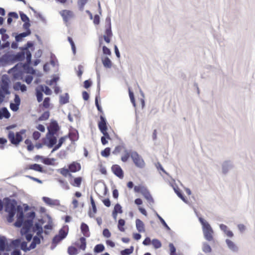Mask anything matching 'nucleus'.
Returning a JSON list of instances; mask_svg holds the SVG:
<instances>
[{"label": "nucleus", "instance_id": "nucleus-49", "mask_svg": "<svg viewBox=\"0 0 255 255\" xmlns=\"http://www.w3.org/2000/svg\"><path fill=\"white\" fill-rule=\"evenodd\" d=\"M151 243L155 249H158L161 247V244L160 242L157 239H153Z\"/></svg>", "mask_w": 255, "mask_h": 255}, {"label": "nucleus", "instance_id": "nucleus-23", "mask_svg": "<svg viewBox=\"0 0 255 255\" xmlns=\"http://www.w3.org/2000/svg\"><path fill=\"white\" fill-rule=\"evenodd\" d=\"M136 227L139 232H144L145 231L144 225L143 222L139 219L135 221Z\"/></svg>", "mask_w": 255, "mask_h": 255}, {"label": "nucleus", "instance_id": "nucleus-8", "mask_svg": "<svg viewBox=\"0 0 255 255\" xmlns=\"http://www.w3.org/2000/svg\"><path fill=\"white\" fill-rule=\"evenodd\" d=\"M60 128L56 121L51 122L49 128H48V131L47 133V136L49 135H54L59 130Z\"/></svg>", "mask_w": 255, "mask_h": 255}, {"label": "nucleus", "instance_id": "nucleus-21", "mask_svg": "<svg viewBox=\"0 0 255 255\" xmlns=\"http://www.w3.org/2000/svg\"><path fill=\"white\" fill-rule=\"evenodd\" d=\"M90 202L92 205L93 212L90 211L88 213V215L90 218H94L95 214L97 212V208L94 200L92 196L90 197Z\"/></svg>", "mask_w": 255, "mask_h": 255}, {"label": "nucleus", "instance_id": "nucleus-52", "mask_svg": "<svg viewBox=\"0 0 255 255\" xmlns=\"http://www.w3.org/2000/svg\"><path fill=\"white\" fill-rule=\"evenodd\" d=\"M20 16L21 18V19L22 21L24 22H26L27 21H29V19L28 17L24 13L20 12Z\"/></svg>", "mask_w": 255, "mask_h": 255}, {"label": "nucleus", "instance_id": "nucleus-35", "mask_svg": "<svg viewBox=\"0 0 255 255\" xmlns=\"http://www.w3.org/2000/svg\"><path fill=\"white\" fill-rule=\"evenodd\" d=\"M202 251L205 253H210L212 252L211 247L207 243H203Z\"/></svg>", "mask_w": 255, "mask_h": 255}, {"label": "nucleus", "instance_id": "nucleus-25", "mask_svg": "<svg viewBox=\"0 0 255 255\" xmlns=\"http://www.w3.org/2000/svg\"><path fill=\"white\" fill-rule=\"evenodd\" d=\"M69 169L71 172H75L81 169V166L78 163L73 162L69 165Z\"/></svg>", "mask_w": 255, "mask_h": 255}, {"label": "nucleus", "instance_id": "nucleus-55", "mask_svg": "<svg viewBox=\"0 0 255 255\" xmlns=\"http://www.w3.org/2000/svg\"><path fill=\"white\" fill-rule=\"evenodd\" d=\"M103 52L104 54L107 55H111V52L109 48H108L106 46H104L103 47Z\"/></svg>", "mask_w": 255, "mask_h": 255}, {"label": "nucleus", "instance_id": "nucleus-27", "mask_svg": "<svg viewBox=\"0 0 255 255\" xmlns=\"http://www.w3.org/2000/svg\"><path fill=\"white\" fill-rule=\"evenodd\" d=\"M26 55V64H22V67L25 68L26 66L31 63L32 55L29 50L25 51V55Z\"/></svg>", "mask_w": 255, "mask_h": 255}, {"label": "nucleus", "instance_id": "nucleus-62", "mask_svg": "<svg viewBox=\"0 0 255 255\" xmlns=\"http://www.w3.org/2000/svg\"><path fill=\"white\" fill-rule=\"evenodd\" d=\"M63 239L60 237V236L56 235L53 239L52 242L54 244H57Z\"/></svg>", "mask_w": 255, "mask_h": 255}, {"label": "nucleus", "instance_id": "nucleus-7", "mask_svg": "<svg viewBox=\"0 0 255 255\" xmlns=\"http://www.w3.org/2000/svg\"><path fill=\"white\" fill-rule=\"evenodd\" d=\"M11 249V245L9 244L5 237L0 236V252L4 251H9Z\"/></svg>", "mask_w": 255, "mask_h": 255}, {"label": "nucleus", "instance_id": "nucleus-26", "mask_svg": "<svg viewBox=\"0 0 255 255\" xmlns=\"http://www.w3.org/2000/svg\"><path fill=\"white\" fill-rule=\"evenodd\" d=\"M16 212H17V219L24 221V216L23 212V209L21 206H17V210Z\"/></svg>", "mask_w": 255, "mask_h": 255}, {"label": "nucleus", "instance_id": "nucleus-48", "mask_svg": "<svg viewBox=\"0 0 255 255\" xmlns=\"http://www.w3.org/2000/svg\"><path fill=\"white\" fill-rule=\"evenodd\" d=\"M80 242L81 243V245L80 246V248L83 250H85L86 247V239L84 237H81L80 239Z\"/></svg>", "mask_w": 255, "mask_h": 255}, {"label": "nucleus", "instance_id": "nucleus-63", "mask_svg": "<svg viewBox=\"0 0 255 255\" xmlns=\"http://www.w3.org/2000/svg\"><path fill=\"white\" fill-rule=\"evenodd\" d=\"M50 98L48 97L45 98L43 102V106L45 108H48L49 106Z\"/></svg>", "mask_w": 255, "mask_h": 255}, {"label": "nucleus", "instance_id": "nucleus-37", "mask_svg": "<svg viewBox=\"0 0 255 255\" xmlns=\"http://www.w3.org/2000/svg\"><path fill=\"white\" fill-rule=\"evenodd\" d=\"M174 191H175V192L176 193V194L177 195V196L183 201L185 203H188V201L186 199V198L184 197V196H183L182 192L179 190V189H175L174 188Z\"/></svg>", "mask_w": 255, "mask_h": 255}, {"label": "nucleus", "instance_id": "nucleus-12", "mask_svg": "<svg viewBox=\"0 0 255 255\" xmlns=\"http://www.w3.org/2000/svg\"><path fill=\"white\" fill-rule=\"evenodd\" d=\"M33 226V221L31 219H26L23 221V224L21 232H28Z\"/></svg>", "mask_w": 255, "mask_h": 255}, {"label": "nucleus", "instance_id": "nucleus-39", "mask_svg": "<svg viewBox=\"0 0 255 255\" xmlns=\"http://www.w3.org/2000/svg\"><path fill=\"white\" fill-rule=\"evenodd\" d=\"M133 247L131 246L129 249H126L121 252V255H129L133 253Z\"/></svg>", "mask_w": 255, "mask_h": 255}, {"label": "nucleus", "instance_id": "nucleus-28", "mask_svg": "<svg viewBox=\"0 0 255 255\" xmlns=\"http://www.w3.org/2000/svg\"><path fill=\"white\" fill-rule=\"evenodd\" d=\"M102 63L106 68H111L112 66V62L109 58L105 57L102 59Z\"/></svg>", "mask_w": 255, "mask_h": 255}, {"label": "nucleus", "instance_id": "nucleus-41", "mask_svg": "<svg viewBox=\"0 0 255 255\" xmlns=\"http://www.w3.org/2000/svg\"><path fill=\"white\" fill-rule=\"evenodd\" d=\"M68 253L70 255H76L78 253V250L75 247L70 246L68 249Z\"/></svg>", "mask_w": 255, "mask_h": 255}, {"label": "nucleus", "instance_id": "nucleus-50", "mask_svg": "<svg viewBox=\"0 0 255 255\" xmlns=\"http://www.w3.org/2000/svg\"><path fill=\"white\" fill-rule=\"evenodd\" d=\"M68 40L71 45L72 51H73L74 54H75L76 53V46H75V43L71 37H68Z\"/></svg>", "mask_w": 255, "mask_h": 255}, {"label": "nucleus", "instance_id": "nucleus-4", "mask_svg": "<svg viewBox=\"0 0 255 255\" xmlns=\"http://www.w3.org/2000/svg\"><path fill=\"white\" fill-rule=\"evenodd\" d=\"M131 158L136 166L140 168L144 167L145 165L144 160L136 151L131 152Z\"/></svg>", "mask_w": 255, "mask_h": 255}, {"label": "nucleus", "instance_id": "nucleus-60", "mask_svg": "<svg viewBox=\"0 0 255 255\" xmlns=\"http://www.w3.org/2000/svg\"><path fill=\"white\" fill-rule=\"evenodd\" d=\"M82 181V178L81 177H77L74 179V186H76L79 187L81 184Z\"/></svg>", "mask_w": 255, "mask_h": 255}, {"label": "nucleus", "instance_id": "nucleus-34", "mask_svg": "<svg viewBox=\"0 0 255 255\" xmlns=\"http://www.w3.org/2000/svg\"><path fill=\"white\" fill-rule=\"evenodd\" d=\"M105 250V247L103 244L97 245L94 249V252L96 253H99L103 252Z\"/></svg>", "mask_w": 255, "mask_h": 255}, {"label": "nucleus", "instance_id": "nucleus-59", "mask_svg": "<svg viewBox=\"0 0 255 255\" xmlns=\"http://www.w3.org/2000/svg\"><path fill=\"white\" fill-rule=\"evenodd\" d=\"M103 235L105 237L107 238H110L111 236V234L108 229H105L103 230Z\"/></svg>", "mask_w": 255, "mask_h": 255}, {"label": "nucleus", "instance_id": "nucleus-29", "mask_svg": "<svg viewBox=\"0 0 255 255\" xmlns=\"http://www.w3.org/2000/svg\"><path fill=\"white\" fill-rule=\"evenodd\" d=\"M38 87L47 95H50L52 93L51 89L47 86L40 85Z\"/></svg>", "mask_w": 255, "mask_h": 255}, {"label": "nucleus", "instance_id": "nucleus-20", "mask_svg": "<svg viewBox=\"0 0 255 255\" xmlns=\"http://www.w3.org/2000/svg\"><path fill=\"white\" fill-rule=\"evenodd\" d=\"M10 116V114L6 108H0V120H1L4 118L5 119H8Z\"/></svg>", "mask_w": 255, "mask_h": 255}, {"label": "nucleus", "instance_id": "nucleus-6", "mask_svg": "<svg viewBox=\"0 0 255 255\" xmlns=\"http://www.w3.org/2000/svg\"><path fill=\"white\" fill-rule=\"evenodd\" d=\"M4 57H6L7 60L12 61H21L25 58V51L21 50V52L17 53L16 54L5 55Z\"/></svg>", "mask_w": 255, "mask_h": 255}, {"label": "nucleus", "instance_id": "nucleus-5", "mask_svg": "<svg viewBox=\"0 0 255 255\" xmlns=\"http://www.w3.org/2000/svg\"><path fill=\"white\" fill-rule=\"evenodd\" d=\"M8 137L11 143L15 145H18L22 140L21 133L19 132H17L15 134L13 131H10L8 133Z\"/></svg>", "mask_w": 255, "mask_h": 255}, {"label": "nucleus", "instance_id": "nucleus-45", "mask_svg": "<svg viewBox=\"0 0 255 255\" xmlns=\"http://www.w3.org/2000/svg\"><path fill=\"white\" fill-rule=\"evenodd\" d=\"M88 0H78V4L80 10L83 11L84 5L87 3Z\"/></svg>", "mask_w": 255, "mask_h": 255}, {"label": "nucleus", "instance_id": "nucleus-42", "mask_svg": "<svg viewBox=\"0 0 255 255\" xmlns=\"http://www.w3.org/2000/svg\"><path fill=\"white\" fill-rule=\"evenodd\" d=\"M155 215L157 217V218L159 219V220H160V221L161 222V224L164 226V227L167 230H170V228L167 225V224L166 223V222H165L164 219L160 216H159L157 214V212H155Z\"/></svg>", "mask_w": 255, "mask_h": 255}, {"label": "nucleus", "instance_id": "nucleus-24", "mask_svg": "<svg viewBox=\"0 0 255 255\" xmlns=\"http://www.w3.org/2000/svg\"><path fill=\"white\" fill-rule=\"evenodd\" d=\"M33 230L34 231L36 232V235L38 236H40L41 238L43 239V237L42 236V233H43V229L39 223H36L34 224Z\"/></svg>", "mask_w": 255, "mask_h": 255}, {"label": "nucleus", "instance_id": "nucleus-14", "mask_svg": "<svg viewBox=\"0 0 255 255\" xmlns=\"http://www.w3.org/2000/svg\"><path fill=\"white\" fill-rule=\"evenodd\" d=\"M222 172L224 174H226L230 170L233 168L232 162L230 160H226L223 162L222 165Z\"/></svg>", "mask_w": 255, "mask_h": 255}, {"label": "nucleus", "instance_id": "nucleus-22", "mask_svg": "<svg viewBox=\"0 0 255 255\" xmlns=\"http://www.w3.org/2000/svg\"><path fill=\"white\" fill-rule=\"evenodd\" d=\"M13 87L14 90H20L22 92H24L27 90L26 86L24 84H22L19 82H16L13 85Z\"/></svg>", "mask_w": 255, "mask_h": 255}, {"label": "nucleus", "instance_id": "nucleus-54", "mask_svg": "<svg viewBox=\"0 0 255 255\" xmlns=\"http://www.w3.org/2000/svg\"><path fill=\"white\" fill-rule=\"evenodd\" d=\"M170 251V255H176L175 254L176 249L173 244L170 243L169 245Z\"/></svg>", "mask_w": 255, "mask_h": 255}, {"label": "nucleus", "instance_id": "nucleus-44", "mask_svg": "<svg viewBox=\"0 0 255 255\" xmlns=\"http://www.w3.org/2000/svg\"><path fill=\"white\" fill-rule=\"evenodd\" d=\"M49 115H50L49 112H45L38 118V121H42L46 120L49 118Z\"/></svg>", "mask_w": 255, "mask_h": 255}, {"label": "nucleus", "instance_id": "nucleus-2", "mask_svg": "<svg viewBox=\"0 0 255 255\" xmlns=\"http://www.w3.org/2000/svg\"><path fill=\"white\" fill-rule=\"evenodd\" d=\"M199 220L202 226L204 238L209 242L213 241L214 231L210 225L203 218L200 217Z\"/></svg>", "mask_w": 255, "mask_h": 255}, {"label": "nucleus", "instance_id": "nucleus-1", "mask_svg": "<svg viewBox=\"0 0 255 255\" xmlns=\"http://www.w3.org/2000/svg\"><path fill=\"white\" fill-rule=\"evenodd\" d=\"M4 200L5 201V211L8 213L7 220L8 222L11 223L17 210V202L14 199L11 200L8 198H5Z\"/></svg>", "mask_w": 255, "mask_h": 255}, {"label": "nucleus", "instance_id": "nucleus-16", "mask_svg": "<svg viewBox=\"0 0 255 255\" xmlns=\"http://www.w3.org/2000/svg\"><path fill=\"white\" fill-rule=\"evenodd\" d=\"M46 138L48 140V143H46V141L44 142V144H46L49 148L52 147L57 142V138L54 135H49L47 136L46 134Z\"/></svg>", "mask_w": 255, "mask_h": 255}, {"label": "nucleus", "instance_id": "nucleus-57", "mask_svg": "<svg viewBox=\"0 0 255 255\" xmlns=\"http://www.w3.org/2000/svg\"><path fill=\"white\" fill-rule=\"evenodd\" d=\"M67 232L63 229H61L60 231H59V234H58V236H60V237L62 239H64L67 236Z\"/></svg>", "mask_w": 255, "mask_h": 255}, {"label": "nucleus", "instance_id": "nucleus-46", "mask_svg": "<svg viewBox=\"0 0 255 255\" xmlns=\"http://www.w3.org/2000/svg\"><path fill=\"white\" fill-rule=\"evenodd\" d=\"M43 200L44 201V202L45 203H46L48 205H55V201L48 197H43Z\"/></svg>", "mask_w": 255, "mask_h": 255}, {"label": "nucleus", "instance_id": "nucleus-17", "mask_svg": "<svg viewBox=\"0 0 255 255\" xmlns=\"http://www.w3.org/2000/svg\"><path fill=\"white\" fill-rule=\"evenodd\" d=\"M98 127L101 132L108 129L106 120L102 116H100V122L98 123Z\"/></svg>", "mask_w": 255, "mask_h": 255}, {"label": "nucleus", "instance_id": "nucleus-56", "mask_svg": "<svg viewBox=\"0 0 255 255\" xmlns=\"http://www.w3.org/2000/svg\"><path fill=\"white\" fill-rule=\"evenodd\" d=\"M20 248L22 250L25 252L29 251V248L27 247V243L25 242H23L21 243Z\"/></svg>", "mask_w": 255, "mask_h": 255}, {"label": "nucleus", "instance_id": "nucleus-10", "mask_svg": "<svg viewBox=\"0 0 255 255\" xmlns=\"http://www.w3.org/2000/svg\"><path fill=\"white\" fill-rule=\"evenodd\" d=\"M14 102L10 103V108L12 111L16 112L18 110L20 104V99L17 94H15Z\"/></svg>", "mask_w": 255, "mask_h": 255}, {"label": "nucleus", "instance_id": "nucleus-51", "mask_svg": "<svg viewBox=\"0 0 255 255\" xmlns=\"http://www.w3.org/2000/svg\"><path fill=\"white\" fill-rule=\"evenodd\" d=\"M33 46V43L31 42L28 41L24 47H20L21 50H23L24 51L29 50L28 49Z\"/></svg>", "mask_w": 255, "mask_h": 255}, {"label": "nucleus", "instance_id": "nucleus-9", "mask_svg": "<svg viewBox=\"0 0 255 255\" xmlns=\"http://www.w3.org/2000/svg\"><path fill=\"white\" fill-rule=\"evenodd\" d=\"M226 244L228 249L234 253H237L239 251L238 246L232 241L229 239H227L225 241Z\"/></svg>", "mask_w": 255, "mask_h": 255}, {"label": "nucleus", "instance_id": "nucleus-19", "mask_svg": "<svg viewBox=\"0 0 255 255\" xmlns=\"http://www.w3.org/2000/svg\"><path fill=\"white\" fill-rule=\"evenodd\" d=\"M31 34L30 29H28L25 32H23L19 34H16L15 36V39L16 42H20L22 41V39L27 36Z\"/></svg>", "mask_w": 255, "mask_h": 255}, {"label": "nucleus", "instance_id": "nucleus-43", "mask_svg": "<svg viewBox=\"0 0 255 255\" xmlns=\"http://www.w3.org/2000/svg\"><path fill=\"white\" fill-rule=\"evenodd\" d=\"M125 225V221L123 219H120L118 221V229L121 232L125 231V229L123 227Z\"/></svg>", "mask_w": 255, "mask_h": 255}, {"label": "nucleus", "instance_id": "nucleus-47", "mask_svg": "<svg viewBox=\"0 0 255 255\" xmlns=\"http://www.w3.org/2000/svg\"><path fill=\"white\" fill-rule=\"evenodd\" d=\"M111 149L110 147H107L104 150L102 151L101 155L105 157H108L110 154Z\"/></svg>", "mask_w": 255, "mask_h": 255}, {"label": "nucleus", "instance_id": "nucleus-36", "mask_svg": "<svg viewBox=\"0 0 255 255\" xmlns=\"http://www.w3.org/2000/svg\"><path fill=\"white\" fill-rule=\"evenodd\" d=\"M55 161V159L54 158H44L42 162L46 165H53L54 162Z\"/></svg>", "mask_w": 255, "mask_h": 255}, {"label": "nucleus", "instance_id": "nucleus-11", "mask_svg": "<svg viewBox=\"0 0 255 255\" xmlns=\"http://www.w3.org/2000/svg\"><path fill=\"white\" fill-rule=\"evenodd\" d=\"M19 66L21 68L22 67V64L19 63L15 65L10 71H13L14 72L13 74V77L14 79H19L21 76V70H18Z\"/></svg>", "mask_w": 255, "mask_h": 255}, {"label": "nucleus", "instance_id": "nucleus-32", "mask_svg": "<svg viewBox=\"0 0 255 255\" xmlns=\"http://www.w3.org/2000/svg\"><path fill=\"white\" fill-rule=\"evenodd\" d=\"M29 169H33L34 170L39 171L40 172H43V168L41 166V165L36 163L30 165L29 166Z\"/></svg>", "mask_w": 255, "mask_h": 255}, {"label": "nucleus", "instance_id": "nucleus-40", "mask_svg": "<svg viewBox=\"0 0 255 255\" xmlns=\"http://www.w3.org/2000/svg\"><path fill=\"white\" fill-rule=\"evenodd\" d=\"M69 170H70L67 168H63L58 169V172H60L62 175H63L65 177H67L68 175H69L70 176H71L72 175L71 174H69Z\"/></svg>", "mask_w": 255, "mask_h": 255}, {"label": "nucleus", "instance_id": "nucleus-3", "mask_svg": "<svg viewBox=\"0 0 255 255\" xmlns=\"http://www.w3.org/2000/svg\"><path fill=\"white\" fill-rule=\"evenodd\" d=\"M9 94L8 82L7 80L2 79L1 84L0 85V103L3 101L5 95Z\"/></svg>", "mask_w": 255, "mask_h": 255}, {"label": "nucleus", "instance_id": "nucleus-31", "mask_svg": "<svg viewBox=\"0 0 255 255\" xmlns=\"http://www.w3.org/2000/svg\"><path fill=\"white\" fill-rule=\"evenodd\" d=\"M36 91V96L37 98V100L38 102H41L43 100V94L42 92L40 90V89L37 87L35 89Z\"/></svg>", "mask_w": 255, "mask_h": 255}, {"label": "nucleus", "instance_id": "nucleus-18", "mask_svg": "<svg viewBox=\"0 0 255 255\" xmlns=\"http://www.w3.org/2000/svg\"><path fill=\"white\" fill-rule=\"evenodd\" d=\"M141 194L144 197V198L149 203H153L154 202L151 195L146 188L144 187V188L142 190Z\"/></svg>", "mask_w": 255, "mask_h": 255}, {"label": "nucleus", "instance_id": "nucleus-58", "mask_svg": "<svg viewBox=\"0 0 255 255\" xmlns=\"http://www.w3.org/2000/svg\"><path fill=\"white\" fill-rule=\"evenodd\" d=\"M106 36L111 37L113 35L112 30H111V25L110 23L109 27L106 29L105 31Z\"/></svg>", "mask_w": 255, "mask_h": 255}, {"label": "nucleus", "instance_id": "nucleus-13", "mask_svg": "<svg viewBox=\"0 0 255 255\" xmlns=\"http://www.w3.org/2000/svg\"><path fill=\"white\" fill-rule=\"evenodd\" d=\"M60 13L65 22H67L69 20L73 17V13L70 10H63L60 11Z\"/></svg>", "mask_w": 255, "mask_h": 255}, {"label": "nucleus", "instance_id": "nucleus-33", "mask_svg": "<svg viewBox=\"0 0 255 255\" xmlns=\"http://www.w3.org/2000/svg\"><path fill=\"white\" fill-rule=\"evenodd\" d=\"M131 152L132 151H128L127 149H125L124 150V155L123 156H122L121 157L122 161L123 162H126L128 160L129 157L130 156L131 157Z\"/></svg>", "mask_w": 255, "mask_h": 255}, {"label": "nucleus", "instance_id": "nucleus-61", "mask_svg": "<svg viewBox=\"0 0 255 255\" xmlns=\"http://www.w3.org/2000/svg\"><path fill=\"white\" fill-rule=\"evenodd\" d=\"M143 186H135L134 187V190L135 192L141 193L142 190L144 188Z\"/></svg>", "mask_w": 255, "mask_h": 255}, {"label": "nucleus", "instance_id": "nucleus-53", "mask_svg": "<svg viewBox=\"0 0 255 255\" xmlns=\"http://www.w3.org/2000/svg\"><path fill=\"white\" fill-rule=\"evenodd\" d=\"M67 136H64L61 137L58 141V143L57 144H56L57 146H58L59 148L61 146L62 144L65 142V140L67 138Z\"/></svg>", "mask_w": 255, "mask_h": 255}, {"label": "nucleus", "instance_id": "nucleus-30", "mask_svg": "<svg viewBox=\"0 0 255 255\" xmlns=\"http://www.w3.org/2000/svg\"><path fill=\"white\" fill-rule=\"evenodd\" d=\"M81 230L83 234V235L86 237H88L89 236V227L88 225L84 223H82L81 225Z\"/></svg>", "mask_w": 255, "mask_h": 255}, {"label": "nucleus", "instance_id": "nucleus-38", "mask_svg": "<svg viewBox=\"0 0 255 255\" xmlns=\"http://www.w3.org/2000/svg\"><path fill=\"white\" fill-rule=\"evenodd\" d=\"M69 102V96L66 93L64 96H61L60 98V103L61 104H65Z\"/></svg>", "mask_w": 255, "mask_h": 255}, {"label": "nucleus", "instance_id": "nucleus-64", "mask_svg": "<svg viewBox=\"0 0 255 255\" xmlns=\"http://www.w3.org/2000/svg\"><path fill=\"white\" fill-rule=\"evenodd\" d=\"M237 227H238L239 230L240 231V232L241 233L244 232L245 231V230H246V227L244 224H240L238 225Z\"/></svg>", "mask_w": 255, "mask_h": 255}, {"label": "nucleus", "instance_id": "nucleus-15", "mask_svg": "<svg viewBox=\"0 0 255 255\" xmlns=\"http://www.w3.org/2000/svg\"><path fill=\"white\" fill-rule=\"evenodd\" d=\"M112 170L114 173L120 178L122 179L124 177L123 171L119 165H114Z\"/></svg>", "mask_w": 255, "mask_h": 255}]
</instances>
